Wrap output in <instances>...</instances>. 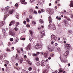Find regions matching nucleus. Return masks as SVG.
Returning a JSON list of instances; mask_svg holds the SVG:
<instances>
[{
    "mask_svg": "<svg viewBox=\"0 0 73 73\" xmlns=\"http://www.w3.org/2000/svg\"><path fill=\"white\" fill-rule=\"evenodd\" d=\"M40 54H42V55H43L44 54V58H47V56H48V53H46V52H45L44 53H43V52H40Z\"/></svg>",
    "mask_w": 73,
    "mask_h": 73,
    "instance_id": "obj_3",
    "label": "nucleus"
},
{
    "mask_svg": "<svg viewBox=\"0 0 73 73\" xmlns=\"http://www.w3.org/2000/svg\"><path fill=\"white\" fill-rule=\"evenodd\" d=\"M10 41H13V38H11L10 39Z\"/></svg>",
    "mask_w": 73,
    "mask_h": 73,
    "instance_id": "obj_40",
    "label": "nucleus"
},
{
    "mask_svg": "<svg viewBox=\"0 0 73 73\" xmlns=\"http://www.w3.org/2000/svg\"><path fill=\"white\" fill-rule=\"evenodd\" d=\"M39 21L41 24H43V23H44V21L42 19H40L39 20Z\"/></svg>",
    "mask_w": 73,
    "mask_h": 73,
    "instance_id": "obj_26",
    "label": "nucleus"
},
{
    "mask_svg": "<svg viewBox=\"0 0 73 73\" xmlns=\"http://www.w3.org/2000/svg\"><path fill=\"white\" fill-rule=\"evenodd\" d=\"M32 55H33V56H35V57H36V56H37V54H32Z\"/></svg>",
    "mask_w": 73,
    "mask_h": 73,
    "instance_id": "obj_28",
    "label": "nucleus"
},
{
    "mask_svg": "<svg viewBox=\"0 0 73 73\" xmlns=\"http://www.w3.org/2000/svg\"><path fill=\"white\" fill-rule=\"evenodd\" d=\"M48 20L49 21V23L50 24H51V23H52V18H51V17H49Z\"/></svg>",
    "mask_w": 73,
    "mask_h": 73,
    "instance_id": "obj_17",
    "label": "nucleus"
},
{
    "mask_svg": "<svg viewBox=\"0 0 73 73\" xmlns=\"http://www.w3.org/2000/svg\"><path fill=\"white\" fill-rule=\"evenodd\" d=\"M11 23H12V24H14L15 23V21H12L11 22Z\"/></svg>",
    "mask_w": 73,
    "mask_h": 73,
    "instance_id": "obj_64",
    "label": "nucleus"
},
{
    "mask_svg": "<svg viewBox=\"0 0 73 73\" xmlns=\"http://www.w3.org/2000/svg\"><path fill=\"white\" fill-rule=\"evenodd\" d=\"M34 1H35V0H30V2L31 3H34Z\"/></svg>",
    "mask_w": 73,
    "mask_h": 73,
    "instance_id": "obj_33",
    "label": "nucleus"
},
{
    "mask_svg": "<svg viewBox=\"0 0 73 73\" xmlns=\"http://www.w3.org/2000/svg\"><path fill=\"white\" fill-rule=\"evenodd\" d=\"M21 2L23 4H27V3L25 1V0H21Z\"/></svg>",
    "mask_w": 73,
    "mask_h": 73,
    "instance_id": "obj_13",
    "label": "nucleus"
},
{
    "mask_svg": "<svg viewBox=\"0 0 73 73\" xmlns=\"http://www.w3.org/2000/svg\"><path fill=\"white\" fill-rule=\"evenodd\" d=\"M3 56L2 55L1 56V57H0V60H1L2 59H3Z\"/></svg>",
    "mask_w": 73,
    "mask_h": 73,
    "instance_id": "obj_43",
    "label": "nucleus"
},
{
    "mask_svg": "<svg viewBox=\"0 0 73 73\" xmlns=\"http://www.w3.org/2000/svg\"><path fill=\"white\" fill-rule=\"evenodd\" d=\"M15 31H18V28H17V27H15Z\"/></svg>",
    "mask_w": 73,
    "mask_h": 73,
    "instance_id": "obj_48",
    "label": "nucleus"
},
{
    "mask_svg": "<svg viewBox=\"0 0 73 73\" xmlns=\"http://www.w3.org/2000/svg\"><path fill=\"white\" fill-rule=\"evenodd\" d=\"M64 22L65 23V25H68V23L66 20H64Z\"/></svg>",
    "mask_w": 73,
    "mask_h": 73,
    "instance_id": "obj_23",
    "label": "nucleus"
},
{
    "mask_svg": "<svg viewBox=\"0 0 73 73\" xmlns=\"http://www.w3.org/2000/svg\"><path fill=\"white\" fill-rule=\"evenodd\" d=\"M26 27H28V28H29V27H30V25L28 24H27V25Z\"/></svg>",
    "mask_w": 73,
    "mask_h": 73,
    "instance_id": "obj_55",
    "label": "nucleus"
},
{
    "mask_svg": "<svg viewBox=\"0 0 73 73\" xmlns=\"http://www.w3.org/2000/svg\"><path fill=\"white\" fill-rule=\"evenodd\" d=\"M42 46V44L37 43L36 45L35 46V48L36 49H39L41 48Z\"/></svg>",
    "mask_w": 73,
    "mask_h": 73,
    "instance_id": "obj_1",
    "label": "nucleus"
},
{
    "mask_svg": "<svg viewBox=\"0 0 73 73\" xmlns=\"http://www.w3.org/2000/svg\"><path fill=\"white\" fill-rule=\"evenodd\" d=\"M59 71L60 72H63V71L61 70V69H59Z\"/></svg>",
    "mask_w": 73,
    "mask_h": 73,
    "instance_id": "obj_47",
    "label": "nucleus"
},
{
    "mask_svg": "<svg viewBox=\"0 0 73 73\" xmlns=\"http://www.w3.org/2000/svg\"><path fill=\"white\" fill-rule=\"evenodd\" d=\"M26 20H27V22H29V21H30L29 19H28V18H27Z\"/></svg>",
    "mask_w": 73,
    "mask_h": 73,
    "instance_id": "obj_51",
    "label": "nucleus"
},
{
    "mask_svg": "<svg viewBox=\"0 0 73 73\" xmlns=\"http://www.w3.org/2000/svg\"><path fill=\"white\" fill-rule=\"evenodd\" d=\"M41 66H45V62L44 60H42L41 62Z\"/></svg>",
    "mask_w": 73,
    "mask_h": 73,
    "instance_id": "obj_10",
    "label": "nucleus"
},
{
    "mask_svg": "<svg viewBox=\"0 0 73 73\" xmlns=\"http://www.w3.org/2000/svg\"><path fill=\"white\" fill-rule=\"evenodd\" d=\"M60 60L62 62H64V63H66L68 61V60H67V59H66L64 60V58L62 59H61V58H60Z\"/></svg>",
    "mask_w": 73,
    "mask_h": 73,
    "instance_id": "obj_4",
    "label": "nucleus"
},
{
    "mask_svg": "<svg viewBox=\"0 0 73 73\" xmlns=\"http://www.w3.org/2000/svg\"><path fill=\"white\" fill-rule=\"evenodd\" d=\"M8 15H7L5 16H4V20H5V19H6V18H7V16H8Z\"/></svg>",
    "mask_w": 73,
    "mask_h": 73,
    "instance_id": "obj_34",
    "label": "nucleus"
},
{
    "mask_svg": "<svg viewBox=\"0 0 73 73\" xmlns=\"http://www.w3.org/2000/svg\"><path fill=\"white\" fill-rule=\"evenodd\" d=\"M7 51H8V52H10L11 51V50L9 49V48H7V49H6Z\"/></svg>",
    "mask_w": 73,
    "mask_h": 73,
    "instance_id": "obj_32",
    "label": "nucleus"
},
{
    "mask_svg": "<svg viewBox=\"0 0 73 73\" xmlns=\"http://www.w3.org/2000/svg\"><path fill=\"white\" fill-rule=\"evenodd\" d=\"M41 29V27H38V30H40Z\"/></svg>",
    "mask_w": 73,
    "mask_h": 73,
    "instance_id": "obj_50",
    "label": "nucleus"
},
{
    "mask_svg": "<svg viewBox=\"0 0 73 73\" xmlns=\"http://www.w3.org/2000/svg\"><path fill=\"white\" fill-rule=\"evenodd\" d=\"M21 40H23V41H24V40H25V38H22L21 39Z\"/></svg>",
    "mask_w": 73,
    "mask_h": 73,
    "instance_id": "obj_60",
    "label": "nucleus"
},
{
    "mask_svg": "<svg viewBox=\"0 0 73 73\" xmlns=\"http://www.w3.org/2000/svg\"><path fill=\"white\" fill-rule=\"evenodd\" d=\"M63 40L64 41H66V38H63Z\"/></svg>",
    "mask_w": 73,
    "mask_h": 73,
    "instance_id": "obj_57",
    "label": "nucleus"
},
{
    "mask_svg": "<svg viewBox=\"0 0 73 73\" xmlns=\"http://www.w3.org/2000/svg\"><path fill=\"white\" fill-rule=\"evenodd\" d=\"M35 60H36V61H38V60H39V59L38 58H36Z\"/></svg>",
    "mask_w": 73,
    "mask_h": 73,
    "instance_id": "obj_56",
    "label": "nucleus"
},
{
    "mask_svg": "<svg viewBox=\"0 0 73 73\" xmlns=\"http://www.w3.org/2000/svg\"><path fill=\"white\" fill-rule=\"evenodd\" d=\"M10 7H6L5 8V11H7V12H8V9H9V8Z\"/></svg>",
    "mask_w": 73,
    "mask_h": 73,
    "instance_id": "obj_18",
    "label": "nucleus"
},
{
    "mask_svg": "<svg viewBox=\"0 0 73 73\" xmlns=\"http://www.w3.org/2000/svg\"><path fill=\"white\" fill-rule=\"evenodd\" d=\"M16 18L19 19V14L17 13L16 14Z\"/></svg>",
    "mask_w": 73,
    "mask_h": 73,
    "instance_id": "obj_25",
    "label": "nucleus"
},
{
    "mask_svg": "<svg viewBox=\"0 0 73 73\" xmlns=\"http://www.w3.org/2000/svg\"><path fill=\"white\" fill-rule=\"evenodd\" d=\"M31 44H29V45L27 46V47L26 48V49L27 50H31Z\"/></svg>",
    "mask_w": 73,
    "mask_h": 73,
    "instance_id": "obj_8",
    "label": "nucleus"
},
{
    "mask_svg": "<svg viewBox=\"0 0 73 73\" xmlns=\"http://www.w3.org/2000/svg\"><path fill=\"white\" fill-rule=\"evenodd\" d=\"M23 58L21 57H20V59L19 62V64H22L23 62Z\"/></svg>",
    "mask_w": 73,
    "mask_h": 73,
    "instance_id": "obj_12",
    "label": "nucleus"
},
{
    "mask_svg": "<svg viewBox=\"0 0 73 73\" xmlns=\"http://www.w3.org/2000/svg\"><path fill=\"white\" fill-rule=\"evenodd\" d=\"M5 62L6 64H9V61H7V60H5Z\"/></svg>",
    "mask_w": 73,
    "mask_h": 73,
    "instance_id": "obj_31",
    "label": "nucleus"
},
{
    "mask_svg": "<svg viewBox=\"0 0 73 73\" xmlns=\"http://www.w3.org/2000/svg\"><path fill=\"white\" fill-rule=\"evenodd\" d=\"M46 68H47V69H49V68H50V66L48 64H47L46 65Z\"/></svg>",
    "mask_w": 73,
    "mask_h": 73,
    "instance_id": "obj_29",
    "label": "nucleus"
},
{
    "mask_svg": "<svg viewBox=\"0 0 73 73\" xmlns=\"http://www.w3.org/2000/svg\"><path fill=\"white\" fill-rule=\"evenodd\" d=\"M41 12H45V10L43 9H41Z\"/></svg>",
    "mask_w": 73,
    "mask_h": 73,
    "instance_id": "obj_42",
    "label": "nucleus"
},
{
    "mask_svg": "<svg viewBox=\"0 0 73 73\" xmlns=\"http://www.w3.org/2000/svg\"><path fill=\"white\" fill-rule=\"evenodd\" d=\"M68 54H69V51H67L64 54V56H67Z\"/></svg>",
    "mask_w": 73,
    "mask_h": 73,
    "instance_id": "obj_15",
    "label": "nucleus"
},
{
    "mask_svg": "<svg viewBox=\"0 0 73 73\" xmlns=\"http://www.w3.org/2000/svg\"><path fill=\"white\" fill-rule=\"evenodd\" d=\"M29 40H30V41H32L33 40V38H30L29 39Z\"/></svg>",
    "mask_w": 73,
    "mask_h": 73,
    "instance_id": "obj_53",
    "label": "nucleus"
},
{
    "mask_svg": "<svg viewBox=\"0 0 73 73\" xmlns=\"http://www.w3.org/2000/svg\"><path fill=\"white\" fill-rule=\"evenodd\" d=\"M2 36L4 37H5V36H7V33H6L5 32L3 33Z\"/></svg>",
    "mask_w": 73,
    "mask_h": 73,
    "instance_id": "obj_20",
    "label": "nucleus"
},
{
    "mask_svg": "<svg viewBox=\"0 0 73 73\" xmlns=\"http://www.w3.org/2000/svg\"><path fill=\"white\" fill-rule=\"evenodd\" d=\"M9 35L11 36H15V33L13 32H12V31H9Z\"/></svg>",
    "mask_w": 73,
    "mask_h": 73,
    "instance_id": "obj_9",
    "label": "nucleus"
},
{
    "mask_svg": "<svg viewBox=\"0 0 73 73\" xmlns=\"http://www.w3.org/2000/svg\"><path fill=\"white\" fill-rule=\"evenodd\" d=\"M26 61L29 62L30 61V60L29 59H27V60H26Z\"/></svg>",
    "mask_w": 73,
    "mask_h": 73,
    "instance_id": "obj_54",
    "label": "nucleus"
},
{
    "mask_svg": "<svg viewBox=\"0 0 73 73\" xmlns=\"http://www.w3.org/2000/svg\"><path fill=\"white\" fill-rule=\"evenodd\" d=\"M13 58H14V57H11V60L12 61H13Z\"/></svg>",
    "mask_w": 73,
    "mask_h": 73,
    "instance_id": "obj_44",
    "label": "nucleus"
},
{
    "mask_svg": "<svg viewBox=\"0 0 73 73\" xmlns=\"http://www.w3.org/2000/svg\"><path fill=\"white\" fill-rule=\"evenodd\" d=\"M18 41H19V39H17L15 40V42H12L13 44H16L17 42H18Z\"/></svg>",
    "mask_w": 73,
    "mask_h": 73,
    "instance_id": "obj_16",
    "label": "nucleus"
},
{
    "mask_svg": "<svg viewBox=\"0 0 73 73\" xmlns=\"http://www.w3.org/2000/svg\"><path fill=\"white\" fill-rule=\"evenodd\" d=\"M68 32H69V33H70V34H72V32L71 31L69 30L68 31Z\"/></svg>",
    "mask_w": 73,
    "mask_h": 73,
    "instance_id": "obj_49",
    "label": "nucleus"
},
{
    "mask_svg": "<svg viewBox=\"0 0 73 73\" xmlns=\"http://www.w3.org/2000/svg\"><path fill=\"white\" fill-rule=\"evenodd\" d=\"M54 25V26H53L52 28L53 30H56V27H55V25Z\"/></svg>",
    "mask_w": 73,
    "mask_h": 73,
    "instance_id": "obj_38",
    "label": "nucleus"
},
{
    "mask_svg": "<svg viewBox=\"0 0 73 73\" xmlns=\"http://www.w3.org/2000/svg\"><path fill=\"white\" fill-rule=\"evenodd\" d=\"M54 47L51 46H48V50L50 52H53V51H54Z\"/></svg>",
    "mask_w": 73,
    "mask_h": 73,
    "instance_id": "obj_2",
    "label": "nucleus"
},
{
    "mask_svg": "<svg viewBox=\"0 0 73 73\" xmlns=\"http://www.w3.org/2000/svg\"><path fill=\"white\" fill-rule=\"evenodd\" d=\"M17 60H19V57H17V54L16 55V57L15 59V60L16 61Z\"/></svg>",
    "mask_w": 73,
    "mask_h": 73,
    "instance_id": "obj_19",
    "label": "nucleus"
},
{
    "mask_svg": "<svg viewBox=\"0 0 73 73\" xmlns=\"http://www.w3.org/2000/svg\"><path fill=\"white\" fill-rule=\"evenodd\" d=\"M53 56H54V54H51L50 55V56L51 57H53Z\"/></svg>",
    "mask_w": 73,
    "mask_h": 73,
    "instance_id": "obj_46",
    "label": "nucleus"
},
{
    "mask_svg": "<svg viewBox=\"0 0 73 73\" xmlns=\"http://www.w3.org/2000/svg\"><path fill=\"white\" fill-rule=\"evenodd\" d=\"M26 21H23V24H26Z\"/></svg>",
    "mask_w": 73,
    "mask_h": 73,
    "instance_id": "obj_63",
    "label": "nucleus"
},
{
    "mask_svg": "<svg viewBox=\"0 0 73 73\" xmlns=\"http://www.w3.org/2000/svg\"><path fill=\"white\" fill-rule=\"evenodd\" d=\"M4 24V21H3L2 22H1L0 23L1 26H3Z\"/></svg>",
    "mask_w": 73,
    "mask_h": 73,
    "instance_id": "obj_21",
    "label": "nucleus"
},
{
    "mask_svg": "<svg viewBox=\"0 0 73 73\" xmlns=\"http://www.w3.org/2000/svg\"><path fill=\"white\" fill-rule=\"evenodd\" d=\"M0 45H3V42L2 41H0Z\"/></svg>",
    "mask_w": 73,
    "mask_h": 73,
    "instance_id": "obj_52",
    "label": "nucleus"
},
{
    "mask_svg": "<svg viewBox=\"0 0 73 73\" xmlns=\"http://www.w3.org/2000/svg\"><path fill=\"white\" fill-rule=\"evenodd\" d=\"M17 52L18 54L19 55V56H21V54H22V53H21V51H20V50H17Z\"/></svg>",
    "mask_w": 73,
    "mask_h": 73,
    "instance_id": "obj_11",
    "label": "nucleus"
},
{
    "mask_svg": "<svg viewBox=\"0 0 73 73\" xmlns=\"http://www.w3.org/2000/svg\"><path fill=\"white\" fill-rule=\"evenodd\" d=\"M29 32L30 33L31 36H32V35L33 34V31H32L31 30H29Z\"/></svg>",
    "mask_w": 73,
    "mask_h": 73,
    "instance_id": "obj_24",
    "label": "nucleus"
},
{
    "mask_svg": "<svg viewBox=\"0 0 73 73\" xmlns=\"http://www.w3.org/2000/svg\"><path fill=\"white\" fill-rule=\"evenodd\" d=\"M42 35H41V38H42L43 37L45 36V33L44 31H42L41 32Z\"/></svg>",
    "mask_w": 73,
    "mask_h": 73,
    "instance_id": "obj_14",
    "label": "nucleus"
},
{
    "mask_svg": "<svg viewBox=\"0 0 73 73\" xmlns=\"http://www.w3.org/2000/svg\"><path fill=\"white\" fill-rule=\"evenodd\" d=\"M51 40H56L57 37L55 35H52L51 36Z\"/></svg>",
    "mask_w": 73,
    "mask_h": 73,
    "instance_id": "obj_6",
    "label": "nucleus"
},
{
    "mask_svg": "<svg viewBox=\"0 0 73 73\" xmlns=\"http://www.w3.org/2000/svg\"><path fill=\"white\" fill-rule=\"evenodd\" d=\"M70 7H73V1H72L71 2V3L70 4Z\"/></svg>",
    "mask_w": 73,
    "mask_h": 73,
    "instance_id": "obj_22",
    "label": "nucleus"
},
{
    "mask_svg": "<svg viewBox=\"0 0 73 73\" xmlns=\"http://www.w3.org/2000/svg\"><path fill=\"white\" fill-rule=\"evenodd\" d=\"M66 49H69L70 48V45L69 44H65Z\"/></svg>",
    "mask_w": 73,
    "mask_h": 73,
    "instance_id": "obj_5",
    "label": "nucleus"
},
{
    "mask_svg": "<svg viewBox=\"0 0 73 73\" xmlns=\"http://www.w3.org/2000/svg\"><path fill=\"white\" fill-rule=\"evenodd\" d=\"M6 31H5V30L4 29H2V32L3 33H4L5 32H6Z\"/></svg>",
    "mask_w": 73,
    "mask_h": 73,
    "instance_id": "obj_37",
    "label": "nucleus"
},
{
    "mask_svg": "<svg viewBox=\"0 0 73 73\" xmlns=\"http://www.w3.org/2000/svg\"><path fill=\"white\" fill-rule=\"evenodd\" d=\"M34 13L35 14H37V11H35L34 12Z\"/></svg>",
    "mask_w": 73,
    "mask_h": 73,
    "instance_id": "obj_59",
    "label": "nucleus"
},
{
    "mask_svg": "<svg viewBox=\"0 0 73 73\" xmlns=\"http://www.w3.org/2000/svg\"><path fill=\"white\" fill-rule=\"evenodd\" d=\"M2 54H3L5 57H7V53H4V52H3Z\"/></svg>",
    "mask_w": 73,
    "mask_h": 73,
    "instance_id": "obj_27",
    "label": "nucleus"
},
{
    "mask_svg": "<svg viewBox=\"0 0 73 73\" xmlns=\"http://www.w3.org/2000/svg\"><path fill=\"white\" fill-rule=\"evenodd\" d=\"M54 24H52L51 25H50L48 26V29H51L53 28V26H54Z\"/></svg>",
    "mask_w": 73,
    "mask_h": 73,
    "instance_id": "obj_7",
    "label": "nucleus"
},
{
    "mask_svg": "<svg viewBox=\"0 0 73 73\" xmlns=\"http://www.w3.org/2000/svg\"><path fill=\"white\" fill-rule=\"evenodd\" d=\"M30 11H31V12H33V9H31L30 10Z\"/></svg>",
    "mask_w": 73,
    "mask_h": 73,
    "instance_id": "obj_58",
    "label": "nucleus"
},
{
    "mask_svg": "<svg viewBox=\"0 0 73 73\" xmlns=\"http://www.w3.org/2000/svg\"><path fill=\"white\" fill-rule=\"evenodd\" d=\"M28 69L29 71H31V70L32 69V68L31 67H29V68Z\"/></svg>",
    "mask_w": 73,
    "mask_h": 73,
    "instance_id": "obj_41",
    "label": "nucleus"
},
{
    "mask_svg": "<svg viewBox=\"0 0 73 73\" xmlns=\"http://www.w3.org/2000/svg\"><path fill=\"white\" fill-rule=\"evenodd\" d=\"M29 18L30 19H31L32 18V16L30 15L29 16Z\"/></svg>",
    "mask_w": 73,
    "mask_h": 73,
    "instance_id": "obj_61",
    "label": "nucleus"
},
{
    "mask_svg": "<svg viewBox=\"0 0 73 73\" xmlns=\"http://www.w3.org/2000/svg\"><path fill=\"white\" fill-rule=\"evenodd\" d=\"M21 50L22 52H23V48L22 47L21 48Z\"/></svg>",
    "mask_w": 73,
    "mask_h": 73,
    "instance_id": "obj_62",
    "label": "nucleus"
},
{
    "mask_svg": "<svg viewBox=\"0 0 73 73\" xmlns=\"http://www.w3.org/2000/svg\"><path fill=\"white\" fill-rule=\"evenodd\" d=\"M32 24H33V25H35V24H36V23L35 21H33L32 22Z\"/></svg>",
    "mask_w": 73,
    "mask_h": 73,
    "instance_id": "obj_35",
    "label": "nucleus"
},
{
    "mask_svg": "<svg viewBox=\"0 0 73 73\" xmlns=\"http://www.w3.org/2000/svg\"><path fill=\"white\" fill-rule=\"evenodd\" d=\"M15 7H19V5L17 3H16L15 5Z\"/></svg>",
    "mask_w": 73,
    "mask_h": 73,
    "instance_id": "obj_45",
    "label": "nucleus"
},
{
    "mask_svg": "<svg viewBox=\"0 0 73 73\" xmlns=\"http://www.w3.org/2000/svg\"><path fill=\"white\" fill-rule=\"evenodd\" d=\"M28 64H29V65H32V62H31L30 60L28 62Z\"/></svg>",
    "mask_w": 73,
    "mask_h": 73,
    "instance_id": "obj_39",
    "label": "nucleus"
},
{
    "mask_svg": "<svg viewBox=\"0 0 73 73\" xmlns=\"http://www.w3.org/2000/svg\"><path fill=\"white\" fill-rule=\"evenodd\" d=\"M13 12V10H10L9 11V13L10 15H11V14H12Z\"/></svg>",
    "mask_w": 73,
    "mask_h": 73,
    "instance_id": "obj_30",
    "label": "nucleus"
},
{
    "mask_svg": "<svg viewBox=\"0 0 73 73\" xmlns=\"http://www.w3.org/2000/svg\"><path fill=\"white\" fill-rule=\"evenodd\" d=\"M57 50H58V51L59 52H61V48H57Z\"/></svg>",
    "mask_w": 73,
    "mask_h": 73,
    "instance_id": "obj_36",
    "label": "nucleus"
}]
</instances>
